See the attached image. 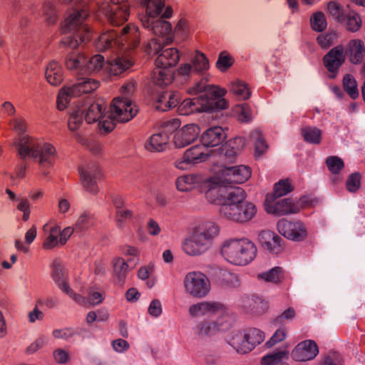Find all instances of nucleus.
<instances>
[{"mask_svg": "<svg viewBox=\"0 0 365 365\" xmlns=\"http://www.w3.org/2000/svg\"><path fill=\"white\" fill-rule=\"evenodd\" d=\"M14 144L22 159L31 157L40 166L48 168L52 166L56 159L57 153L54 146L48 143H42L29 135L16 138Z\"/></svg>", "mask_w": 365, "mask_h": 365, "instance_id": "1", "label": "nucleus"}, {"mask_svg": "<svg viewBox=\"0 0 365 365\" xmlns=\"http://www.w3.org/2000/svg\"><path fill=\"white\" fill-rule=\"evenodd\" d=\"M257 249L247 238H230L222 245L220 253L229 263L237 266H245L255 258Z\"/></svg>", "mask_w": 365, "mask_h": 365, "instance_id": "2", "label": "nucleus"}, {"mask_svg": "<svg viewBox=\"0 0 365 365\" xmlns=\"http://www.w3.org/2000/svg\"><path fill=\"white\" fill-rule=\"evenodd\" d=\"M140 36L138 28L134 24H128L120 31L112 30L101 35L96 43V47L101 51L113 46L132 49L139 45Z\"/></svg>", "mask_w": 365, "mask_h": 365, "instance_id": "3", "label": "nucleus"}, {"mask_svg": "<svg viewBox=\"0 0 365 365\" xmlns=\"http://www.w3.org/2000/svg\"><path fill=\"white\" fill-rule=\"evenodd\" d=\"M146 6L147 15L141 19L143 26L152 31L158 38L164 39L166 44L173 42L172 26L170 22L158 18L165 6V0H143Z\"/></svg>", "mask_w": 365, "mask_h": 365, "instance_id": "4", "label": "nucleus"}, {"mask_svg": "<svg viewBox=\"0 0 365 365\" xmlns=\"http://www.w3.org/2000/svg\"><path fill=\"white\" fill-rule=\"evenodd\" d=\"M135 89L133 81L125 83L120 88V96L115 98L110 106V116L119 123L131 120L138 113V109L129 98Z\"/></svg>", "mask_w": 365, "mask_h": 365, "instance_id": "5", "label": "nucleus"}, {"mask_svg": "<svg viewBox=\"0 0 365 365\" xmlns=\"http://www.w3.org/2000/svg\"><path fill=\"white\" fill-rule=\"evenodd\" d=\"M99 82L95 79L83 78L71 87H63L58 92L57 97V108L60 110H64L71 99L83 93H89L96 90Z\"/></svg>", "mask_w": 365, "mask_h": 365, "instance_id": "6", "label": "nucleus"}, {"mask_svg": "<svg viewBox=\"0 0 365 365\" xmlns=\"http://www.w3.org/2000/svg\"><path fill=\"white\" fill-rule=\"evenodd\" d=\"M183 285L187 294L197 299L207 297L211 290L208 277L201 272H190L184 277Z\"/></svg>", "mask_w": 365, "mask_h": 365, "instance_id": "7", "label": "nucleus"}, {"mask_svg": "<svg viewBox=\"0 0 365 365\" xmlns=\"http://www.w3.org/2000/svg\"><path fill=\"white\" fill-rule=\"evenodd\" d=\"M80 108L85 109L84 118L87 123H92L98 120L101 128L104 129L106 132L113 130L115 123L118 122L110 116V110L108 115H103L105 106L103 103L98 101L92 103L88 106H82Z\"/></svg>", "mask_w": 365, "mask_h": 365, "instance_id": "8", "label": "nucleus"}, {"mask_svg": "<svg viewBox=\"0 0 365 365\" xmlns=\"http://www.w3.org/2000/svg\"><path fill=\"white\" fill-rule=\"evenodd\" d=\"M219 212L220 217L227 220L244 224L255 216L257 207L252 202L245 201L232 207H225Z\"/></svg>", "mask_w": 365, "mask_h": 365, "instance_id": "9", "label": "nucleus"}, {"mask_svg": "<svg viewBox=\"0 0 365 365\" xmlns=\"http://www.w3.org/2000/svg\"><path fill=\"white\" fill-rule=\"evenodd\" d=\"M88 16L87 9H76L69 14L64 21V26L68 31L83 34V36L80 37L81 42H86L91 38L89 27L85 23Z\"/></svg>", "mask_w": 365, "mask_h": 365, "instance_id": "10", "label": "nucleus"}, {"mask_svg": "<svg viewBox=\"0 0 365 365\" xmlns=\"http://www.w3.org/2000/svg\"><path fill=\"white\" fill-rule=\"evenodd\" d=\"M51 277L56 286L63 292L67 294L77 304H84L85 299L83 296L76 294L68 284V273L64 267L58 260H54L52 264Z\"/></svg>", "mask_w": 365, "mask_h": 365, "instance_id": "11", "label": "nucleus"}, {"mask_svg": "<svg viewBox=\"0 0 365 365\" xmlns=\"http://www.w3.org/2000/svg\"><path fill=\"white\" fill-rule=\"evenodd\" d=\"M277 228L279 234L292 241H302L307 235V228L301 221L281 219L277 224Z\"/></svg>", "mask_w": 365, "mask_h": 365, "instance_id": "12", "label": "nucleus"}, {"mask_svg": "<svg viewBox=\"0 0 365 365\" xmlns=\"http://www.w3.org/2000/svg\"><path fill=\"white\" fill-rule=\"evenodd\" d=\"M209 102L210 98L206 94H202L192 98H187L179 106V111L180 114L184 115H188L195 113L210 112L212 107Z\"/></svg>", "mask_w": 365, "mask_h": 365, "instance_id": "13", "label": "nucleus"}, {"mask_svg": "<svg viewBox=\"0 0 365 365\" xmlns=\"http://www.w3.org/2000/svg\"><path fill=\"white\" fill-rule=\"evenodd\" d=\"M345 58V49L341 45L334 47L324 56V65L330 73V78L336 76L339 68L344 63Z\"/></svg>", "mask_w": 365, "mask_h": 365, "instance_id": "14", "label": "nucleus"}, {"mask_svg": "<svg viewBox=\"0 0 365 365\" xmlns=\"http://www.w3.org/2000/svg\"><path fill=\"white\" fill-rule=\"evenodd\" d=\"M269 196L266 197L264 201V208L267 213L273 214L277 216H282L289 214H295L299 211V206L291 199L286 198L272 202Z\"/></svg>", "mask_w": 365, "mask_h": 365, "instance_id": "15", "label": "nucleus"}, {"mask_svg": "<svg viewBox=\"0 0 365 365\" xmlns=\"http://www.w3.org/2000/svg\"><path fill=\"white\" fill-rule=\"evenodd\" d=\"M251 169L247 165L225 166L221 171L223 183H243L251 177Z\"/></svg>", "mask_w": 365, "mask_h": 365, "instance_id": "16", "label": "nucleus"}, {"mask_svg": "<svg viewBox=\"0 0 365 365\" xmlns=\"http://www.w3.org/2000/svg\"><path fill=\"white\" fill-rule=\"evenodd\" d=\"M200 127L194 123L187 124L175 132L173 143L178 148H184L193 143L199 136Z\"/></svg>", "mask_w": 365, "mask_h": 365, "instance_id": "17", "label": "nucleus"}, {"mask_svg": "<svg viewBox=\"0 0 365 365\" xmlns=\"http://www.w3.org/2000/svg\"><path fill=\"white\" fill-rule=\"evenodd\" d=\"M79 173L86 190L91 194H96L98 191L97 180L102 176L98 166L96 164L89 165L85 169L81 168Z\"/></svg>", "mask_w": 365, "mask_h": 365, "instance_id": "18", "label": "nucleus"}, {"mask_svg": "<svg viewBox=\"0 0 365 365\" xmlns=\"http://www.w3.org/2000/svg\"><path fill=\"white\" fill-rule=\"evenodd\" d=\"M261 246L271 254H279L284 250V242L275 232L262 230L258 235Z\"/></svg>", "mask_w": 365, "mask_h": 365, "instance_id": "19", "label": "nucleus"}, {"mask_svg": "<svg viewBox=\"0 0 365 365\" xmlns=\"http://www.w3.org/2000/svg\"><path fill=\"white\" fill-rule=\"evenodd\" d=\"M319 353L317 344L312 340L299 343L292 351V357L297 361H306L314 359Z\"/></svg>", "mask_w": 365, "mask_h": 365, "instance_id": "20", "label": "nucleus"}, {"mask_svg": "<svg viewBox=\"0 0 365 365\" xmlns=\"http://www.w3.org/2000/svg\"><path fill=\"white\" fill-rule=\"evenodd\" d=\"M224 311V305L219 302L203 301L192 304L189 307V314L192 317L209 316Z\"/></svg>", "mask_w": 365, "mask_h": 365, "instance_id": "21", "label": "nucleus"}, {"mask_svg": "<svg viewBox=\"0 0 365 365\" xmlns=\"http://www.w3.org/2000/svg\"><path fill=\"white\" fill-rule=\"evenodd\" d=\"M211 245L207 241L199 236L196 232L189 238L184 240L182 250L185 253L190 256H198L204 254L210 249Z\"/></svg>", "mask_w": 365, "mask_h": 365, "instance_id": "22", "label": "nucleus"}, {"mask_svg": "<svg viewBox=\"0 0 365 365\" xmlns=\"http://www.w3.org/2000/svg\"><path fill=\"white\" fill-rule=\"evenodd\" d=\"M247 193L240 187H233L227 190L222 196L220 210H223L225 207H232L245 202Z\"/></svg>", "mask_w": 365, "mask_h": 365, "instance_id": "23", "label": "nucleus"}, {"mask_svg": "<svg viewBox=\"0 0 365 365\" xmlns=\"http://www.w3.org/2000/svg\"><path fill=\"white\" fill-rule=\"evenodd\" d=\"M242 307L246 312L257 315L264 313L268 308L267 302L254 295L243 297Z\"/></svg>", "mask_w": 365, "mask_h": 365, "instance_id": "24", "label": "nucleus"}, {"mask_svg": "<svg viewBox=\"0 0 365 365\" xmlns=\"http://www.w3.org/2000/svg\"><path fill=\"white\" fill-rule=\"evenodd\" d=\"M133 62L127 56H116L107 62L106 69L110 76H117L128 70Z\"/></svg>", "mask_w": 365, "mask_h": 365, "instance_id": "25", "label": "nucleus"}, {"mask_svg": "<svg viewBox=\"0 0 365 365\" xmlns=\"http://www.w3.org/2000/svg\"><path fill=\"white\" fill-rule=\"evenodd\" d=\"M226 138V134L222 127L215 126L207 129L201 137L202 143L206 147L219 145Z\"/></svg>", "mask_w": 365, "mask_h": 365, "instance_id": "26", "label": "nucleus"}, {"mask_svg": "<svg viewBox=\"0 0 365 365\" xmlns=\"http://www.w3.org/2000/svg\"><path fill=\"white\" fill-rule=\"evenodd\" d=\"M170 138L165 133L160 131L153 134L145 142V148L151 153L163 152L169 143Z\"/></svg>", "mask_w": 365, "mask_h": 365, "instance_id": "27", "label": "nucleus"}, {"mask_svg": "<svg viewBox=\"0 0 365 365\" xmlns=\"http://www.w3.org/2000/svg\"><path fill=\"white\" fill-rule=\"evenodd\" d=\"M180 60L179 51L175 48H168L162 51L155 59L158 67L171 68L175 66Z\"/></svg>", "mask_w": 365, "mask_h": 365, "instance_id": "28", "label": "nucleus"}, {"mask_svg": "<svg viewBox=\"0 0 365 365\" xmlns=\"http://www.w3.org/2000/svg\"><path fill=\"white\" fill-rule=\"evenodd\" d=\"M245 146L244 139L237 137L227 141L221 147L220 153L229 162H232Z\"/></svg>", "mask_w": 365, "mask_h": 365, "instance_id": "29", "label": "nucleus"}, {"mask_svg": "<svg viewBox=\"0 0 365 365\" xmlns=\"http://www.w3.org/2000/svg\"><path fill=\"white\" fill-rule=\"evenodd\" d=\"M129 9V4H125L124 6H113L110 11L106 13V16L111 24L119 26L128 20L130 14Z\"/></svg>", "mask_w": 365, "mask_h": 365, "instance_id": "30", "label": "nucleus"}, {"mask_svg": "<svg viewBox=\"0 0 365 365\" xmlns=\"http://www.w3.org/2000/svg\"><path fill=\"white\" fill-rule=\"evenodd\" d=\"M45 77L51 86H59L63 80L62 67L56 61H51L46 68Z\"/></svg>", "mask_w": 365, "mask_h": 365, "instance_id": "31", "label": "nucleus"}, {"mask_svg": "<svg viewBox=\"0 0 365 365\" xmlns=\"http://www.w3.org/2000/svg\"><path fill=\"white\" fill-rule=\"evenodd\" d=\"M202 182L198 175H184L176 179L177 189L180 192H188L197 187Z\"/></svg>", "mask_w": 365, "mask_h": 365, "instance_id": "32", "label": "nucleus"}, {"mask_svg": "<svg viewBox=\"0 0 365 365\" xmlns=\"http://www.w3.org/2000/svg\"><path fill=\"white\" fill-rule=\"evenodd\" d=\"M219 329V325L216 322L202 320L196 325L194 332L197 336L205 338L215 335Z\"/></svg>", "mask_w": 365, "mask_h": 365, "instance_id": "33", "label": "nucleus"}, {"mask_svg": "<svg viewBox=\"0 0 365 365\" xmlns=\"http://www.w3.org/2000/svg\"><path fill=\"white\" fill-rule=\"evenodd\" d=\"M349 51V61L354 64L360 63L365 53L364 42L360 39H354L348 45Z\"/></svg>", "mask_w": 365, "mask_h": 365, "instance_id": "34", "label": "nucleus"}, {"mask_svg": "<svg viewBox=\"0 0 365 365\" xmlns=\"http://www.w3.org/2000/svg\"><path fill=\"white\" fill-rule=\"evenodd\" d=\"M195 232L212 245L213 239L220 232V227L215 222L208 221L202 223Z\"/></svg>", "mask_w": 365, "mask_h": 365, "instance_id": "35", "label": "nucleus"}, {"mask_svg": "<svg viewBox=\"0 0 365 365\" xmlns=\"http://www.w3.org/2000/svg\"><path fill=\"white\" fill-rule=\"evenodd\" d=\"M113 266L115 282L122 286L129 270L128 264L123 258L116 257L113 260Z\"/></svg>", "mask_w": 365, "mask_h": 365, "instance_id": "36", "label": "nucleus"}, {"mask_svg": "<svg viewBox=\"0 0 365 365\" xmlns=\"http://www.w3.org/2000/svg\"><path fill=\"white\" fill-rule=\"evenodd\" d=\"M229 343L238 353L246 354L252 351L245 331L233 334Z\"/></svg>", "mask_w": 365, "mask_h": 365, "instance_id": "37", "label": "nucleus"}, {"mask_svg": "<svg viewBox=\"0 0 365 365\" xmlns=\"http://www.w3.org/2000/svg\"><path fill=\"white\" fill-rule=\"evenodd\" d=\"M207 89L211 90L215 96L221 97L223 96L226 91L224 89H220L217 87H215L214 86H209L207 84V79L202 78L200 81L195 83L192 86H190L187 88V92L191 95H196L199 93H202L205 91Z\"/></svg>", "mask_w": 365, "mask_h": 365, "instance_id": "38", "label": "nucleus"}, {"mask_svg": "<svg viewBox=\"0 0 365 365\" xmlns=\"http://www.w3.org/2000/svg\"><path fill=\"white\" fill-rule=\"evenodd\" d=\"M342 24L346 30L350 32H356L361 26L362 19L361 16L354 11L345 12L343 16Z\"/></svg>", "mask_w": 365, "mask_h": 365, "instance_id": "39", "label": "nucleus"}, {"mask_svg": "<svg viewBox=\"0 0 365 365\" xmlns=\"http://www.w3.org/2000/svg\"><path fill=\"white\" fill-rule=\"evenodd\" d=\"M206 147L202 143L201 145H196L187 149L184 153L187 158L194 164H197L205 161L209 156L208 153H205Z\"/></svg>", "mask_w": 365, "mask_h": 365, "instance_id": "40", "label": "nucleus"}, {"mask_svg": "<svg viewBox=\"0 0 365 365\" xmlns=\"http://www.w3.org/2000/svg\"><path fill=\"white\" fill-rule=\"evenodd\" d=\"M96 224L94 215L90 211L82 212L75 223V229L83 232L88 230Z\"/></svg>", "mask_w": 365, "mask_h": 365, "instance_id": "41", "label": "nucleus"}, {"mask_svg": "<svg viewBox=\"0 0 365 365\" xmlns=\"http://www.w3.org/2000/svg\"><path fill=\"white\" fill-rule=\"evenodd\" d=\"M86 56L81 53H71L66 58V67L71 71H83L85 72Z\"/></svg>", "mask_w": 365, "mask_h": 365, "instance_id": "42", "label": "nucleus"}, {"mask_svg": "<svg viewBox=\"0 0 365 365\" xmlns=\"http://www.w3.org/2000/svg\"><path fill=\"white\" fill-rule=\"evenodd\" d=\"M289 357V352L286 350H280L268 354L264 356L261 359L262 365H288L283 364L284 359H287Z\"/></svg>", "mask_w": 365, "mask_h": 365, "instance_id": "43", "label": "nucleus"}, {"mask_svg": "<svg viewBox=\"0 0 365 365\" xmlns=\"http://www.w3.org/2000/svg\"><path fill=\"white\" fill-rule=\"evenodd\" d=\"M153 81L155 84L162 86L171 83L173 73L167 68L158 67L153 72Z\"/></svg>", "mask_w": 365, "mask_h": 365, "instance_id": "44", "label": "nucleus"}, {"mask_svg": "<svg viewBox=\"0 0 365 365\" xmlns=\"http://www.w3.org/2000/svg\"><path fill=\"white\" fill-rule=\"evenodd\" d=\"M180 100V94L177 92H163L160 94V101H166V105L158 106L157 110L164 112L174 108L178 104Z\"/></svg>", "mask_w": 365, "mask_h": 365, "instance_id": "45", "label": "nucleus"}, {"mask_svg": "<svg viewBox=\"0 0 365 365\" xmlns=\"http://www.w3.org/2000/svg\"><path fill=\"white\" fill-rule=\"evenodd\" d=\"M85 109L76 107L72 109L68 120V126L71 131L80 128L83 123Z\"/></svg>", "mask_w": 365, "mask_h": 365, "instance_id": "46", "label": "nucleus"}, {"mask_svg": "<svg viewBox=\"0 0 365 365\" xmlns=\"http://www.w3.org/2000/svg\"><path fill=\"white\" fill-rule=\"evenodd\" d=\"M191 64L193 71L197 73H203L210 68V63L206 56L200 52L197 51L195 56L191 60Z\"/></svg>", "mask_w": 365, "mask_h": 365, "instance_id": "47", "label": "nucleus"}, {"mask_svg": "<svg viewBox=\"0 0 365 365\" xmlns=\"http://www.w3.org/2000/svg\"><path fill=\"white\" fill-rule=\"evenodd\" d=\"M230 91L237 98L241 101L248 99L251 94L247 85L240 81H235L231 83Z\"/></svg>", "mask_w": 365, "mask_h": 365, "instance_id": "48", "label": "nucleus"}, {"mask_svg": "<svg viewBox=\"0 0 365 365\" xmlns=\"http://www.w3.org/2000/svg\"><path fill=\"white\" fill-rule=\"evenodd\" d=\"M259 279L274 284L279 283L283 278V270L280 267H275L269 271L262 272L257 276Z\"/></svg>", "mask_w": 365, "mask_h": 365, "instance_id": "49", "label": "nucleus"}, {"mask_svg": "<svg viewBox=\"0 0 365 365\" xmlns=\"http://www.w3.org/2000/svg\"><path fill=\"white\" fill-rule=\"evenodd\" d=\"M250 138L255 144V156L260 157L267 150V145L264 141L262 133L258 130L252 131L250 133Z\"/></svg>", "mask_w": 365, "mask_h": 365, "instance_id": "50", "label": "nucleus"}, {"mask_svg": "<svg viewBox=\"0 0 365 365\" xmlns=\"http://www.w3.org/2000/svg\"><path fill=\"white\" fill-rule=\"evenodd\" d=\"M343 88L346 93L352 98L359 97L357 83L354 76L351 74H346L343 78Z\"/></svg>", "mask_w": 365, "mask_h": 365, "instance_id": "51", "label": "nucleus"}, {"mask_svg": "<svg viewBox=\"0 0 365 365\" xmlns=\"http://www.w3.org/2000/svg\"><path fill=\"white\" fill-rule=\"evenodd\" d=\"M310 25L314 31H324L327 27V22L324 13L322 11L314 13L310 17Z\"/></svg>", "mask_w": 365, "mask_h": 365, "instance_id": "52", "label": "nucleus"}, {"mask_svg": "<svg viewBox=\"0 0 365 365\" xmlns=\"http://www.w3.org/2000/svg\"><path fill=\"white\" fill-rule=\"evenodd\" d=\"M104 57L100 54H96L90 58L88 61L86 59L85 73H94L99 71L104 65Z\"/></svg>", "mask_w": 365, "mask_h": 365, "instance_id": "53", "label": "nucleus"}, {"mask_svg": "<svg viewBox=\"0 0 365 365\" xmlns=\"http://www.w3.org/2000/svg\"><path fill=\"white\" fill-rule=\"evenodd\" d=\"M60 228L57 226L50 227L49 233L43 243V247L46 250H51L60 244L58 236Z\"/></svg>", "mask_w": 365, "mask_h": 365, "instance_id": "54", "label": "nucleus"}, {"mask_svg": "<svg viewBox=\"0 0 365 365\" xmlns=\"http://www.w3.org/2000/svg\"><path fill=\"white\" fill-rule=\"evenodd\" d=\"M302 134L307 143L319 144L321 141L322 132L317 128L305 127L302 129Z\"/></svg>", "mask_w": 365, "mask_h": 365, "instance_id": "55", "label": "nucleus"}, {"mask_svg": "<svg viewBox=\"0 0 365 365\" xmlns=\"http://www.w3.org/2000/svg\"><path fill=\"white\" fill-rule=\"evenodd\" d=\"M245 332L251 350H252L256 345L259 344L264 340V333L258 329H250L245 331Z\"/></svg>", "mask_w": 365, "mask_h": 365, "instance_id": "56", "label": "nucleus"}, {"mask_svg": "<svg viewBox=\"0 0 365 365\" xmlns=\"http://www.w3.org/2000/svg\"><path fill=\"white\" fill-rule=\"evenodd\" d=\"M293 190V187L288 180H280L274 186V193L269 197V199L282 197Z\"/></svg>", "mask_w": 365, "mask_h": 365, "instance_id": "57", "label": "nucleus"}, {"mask_svg": "<svg viewBox=\"0 0 365 365\" xmlns=\"http://www.w3.org/2000/svg\"><path fill=\"white\" fill-rule=\"evenodd\" d=\"M329 170L334 175H338L344 167V161L338 156L332 155L326 159Z\"/></svg>", "mask_w": 365, "mask_h": 365, "instance_id": "58", "label": "nucleus"}, {"mask_svg": "<svg viewBox=\"0 0 365 365\" xmlns=\"http://www.w3.org/2000/svg\"><path fill=\"white\" fill-rule=\"evenodd\" d=\"M133 213L132 210L126 208H122L115 211V222L118 227H123L127 221L133 218Z\"/></svg>", "mask_w": 365, "mask_h": 365, "instance_id": "59", "label": "nucleus"}, {"mask_svg": "<svg viewBox=\"0 0 365 365\" xmlns=\"http://www.w3.org/2000/svg\"><path fill=\"white\" fill-rule=\"evenodd\" d=\"M167 45L164 39L160 38H153L146 46L145 51L149 55L158 54L163 51V47Z\"/></svg>", "mask_w": 365, "mask_h": 365, "instance_id": "60", "label": "nucleus"}, {"mask_svg": "<svg viewBox=\"0 0 365 365\" xmlns=\"http://www.w3.org/2000/svg\"><path fill=\"white\" fill-rule=\"evenodd\" d=\"M327 11L329 15L338 23L342 22L344 13L341 6L336 1H330L327 4Z\"/></svg>", "mask_w": 365, "mask_h": 365, "instance_id": "61", "label": "nucleus"}, {"mask_svg": "<svg viewBox=\"0 0 365 365\" xmlns=\"http://www.w3.org/2000/svg\"><path fill=\"white\" fill-rule=\"evenodd\" d=\"M233 64V60L225 51L221 52L216 62V67L222 72L226 71Z\"/></svg>", "mask_w": 365, "mask_h": 365, "instance_id": "62", "label": "nucleus"}, {"mask_svg": "<svg viewBox=\"0 0 365 365\" xmlns=\"http://www.w3.org/2000/svg\"><path fill=\"white\" fill-rule=\"evenodd\" d=\"M336 38L337 35L335 32H328L319 35L317 38V41L322 48H328L334 43Z\"/></svg>", "mask_w": 365, "mask_h": 365, "instance_id": "63", "label": "nucleus"}, {"mask_svg": "<svg viewBox=\"0 0 365 365\" xmlns=\"http://www.w3.org/2000/svg\"><path fill=\"white\" fill-rule=\"evenodd\" d=\"M361 176L359 173H351L346 182L347 190L351 192H356L361 186Z\"/></svg>", "mask_w": 365, "mask_h": 365, "instance_id": "64", "label": "nucleus"}]
</instances>
